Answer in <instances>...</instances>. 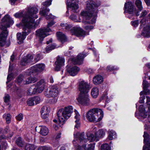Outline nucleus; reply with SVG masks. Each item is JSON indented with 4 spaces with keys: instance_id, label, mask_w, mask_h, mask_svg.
I'll list each match as a JSON object with an SVG mask.
<instances>
[{
    "instance_id": "27",
    "label": "nucleus",
    "mask_w": 150,
    "mask_h": 150,
    "mask_svg": "<svg viewBox=\"0 0 150 150\" xmlns=\"http://www.w3.org/2000/svg\"><path fill=\"white\" fill-rule=\"evenodd\" d=\"M57 35L58 39L61 42H64L66 40V38L65 35L62 32H57Z\"/></svg>"
},
{
    "instance_id": "38",
    "label": "nucleus",
    "mask_w": 150,
    "mask_h": 150,
    "mask_svg": "<svg viewBox=\"0 0 150 150\" xmlns=\"http://www.w3.org/2000/svg\"><path fill=\"white\" fill-rule=\"evenodd\" d=\"M27 103L29 106H33L35 105V102L33 97L30 98L27 100Z\"/></svg>"
},
{
    "instance_id": "20",
    "label": "nucleus",
    "mask_w": 150,
    "mask_h": 150,
    "mask_svg": "<svg viewBox=\"0 0 150 150\" xmlns=\"http://www.w3.org/2000/svg\"><path fill=\"white\" fill-rule=\"evenodd\" d=\"M142 35L144 37H150V25H146L143 28Z\"/></svg>"
},
{
    "instance_id": "19",
    "label": "nucleus",
    "mask_w": 150,
    "mask_h": 150,
    "mask_svg": "<svg viewBox=\"0 0 150 150\" xmlns=\"http://www.w3.org/2000/svg\"><path fill=\"white\" fill-rule=\"evenodd\" d=\"M86 55L83 54H79L75 59H73V61L74 63L75 64H81L82 62L84 57Z\"/></svg>"
},
{
    "instance_id": "54",
    "label": "nucleus",
    "mask_w": 150,
    "mask_h": 150,
    "mask_svg": "<svg viewBox=\"0 0 150 150\" xmlns=\"http://www.w3.org/2000/svg\"><path fill=\"white\" fill-rule=\"evenodd\" d=\"M70 18L74 21L76 22L77 21V20H76V17L75 15H71L70 16Z\"/></svg>"
},
{
    "instance_id": "6",
    "label": "nucleus",
    "mask_w": 150,
    "mask_h": 150,
    "mask_svg": "<svg viewBox=\"0 0 150 150\" xmlns=\"http://www.w3.org/2000/svg\"><path fill=\"white\" fill-rule=\"evenodd\" d=\"M45 65L42 63L39 64L31 67L27 71L28 75H35L38 73L42 72L45 68Z\"/></svg>"
},
{
    "instance_id": "63",
    "label": "nucleus",
    "mask_w": 150,
    "mask_h": 150,
    "mask_svg": "<svg viewBox=\"0 0 150 150\" xmlns=\"http://www.w3.org/2000/svg\"><path fill=\"white\" fill-rule=\"evenodd\" d=\"M144 1L148 6L150 5V0H144Z\"/></svg>"
},
{
    "instance_id": "36",
    "label": "nucleus",
    "mask_w": 150,
    "mask_h": 150,
    "mask_svg": "<svg viewBox=\"0 0 150 150\" xmlns=\"http://www.w3.org/2000/svg\"><path fill=\"white\" fill-rule=\"evenodd\" d=\"M4 102L6 105H8L10 103V96L8 94H6L5 95L4 98Z\"/></svg>"
},
{
    "instance_id": "28",
    "label": "nucleus",
    "mask_w": 150,
    "mask_h": 150,
    "mask_svg": "<svg viewBox=\"0 0 150 150\" xmlns=\"http://www.w3.org/2000/svg\"><path fill=\"white\" fill-rule=\"evenodd\" d=\"M37 80V78L35 77H30L28 78L25 81H23V84H28L32 83H34Z\"/></svg>"
},
{
    "instance_id": "15",
    "label": "nucleus",
    "mask_w": 150,
    "mask_h": 150,
    "mask_svg": "<svg viewBox=\"0 0 150 150\" xmlns=\"http://www.w3.org/2000/svg\"><path fill=\"white\" fill-rule=\"evenodd\" d=\"M64 59L63 58L58 57L57 60L55 63L56 65L55 70L56 71L59 70L61 67L64 65Z\"/></svg>"
},
{
    "instance_id": "23",
    "label": "nucleus",
    "mask_w": 150,
    "mask_h": 150,
    "mask_svg": "<svg viewBox=\"0 0 150 150\" xmlns=\"http://www.w3.org/2000/svg\"><path fill=\"white\" fill-rule=\"evenodd\" d=\"M50 11V9L49 8H46L45 7H43L42 8H41L40 11V14L42 16H43L46 17L47 19H49L50 18L47 14H48Z\"/></svg>"
},
{
    "instance_id": "58",
    "label": "nucleus",
    "mask_w": 150,
    "mask_h": 150,
    "mask_svg": "<svg viewBox=\"0 0 150 150\" xmlns=\"http://www.w3.org/2000/svg\"><path fill=\"white\" fill-rule=\"evenodd\" d=\"M148 12L145 10L143 11L141 13L140 17L144 16Z\"/></svg>"
},
{
    "instance_id": "18",
    "label": "nucleus",
    "mask_w": 150,
    "mask_h": 150,
    "mask_svg": "<svg viewBox=\"0 0 150 150\" xmlns=\"http://www.w3.org/2000/svg\"><path fill=\"white\" fill-rule=\"evenodd\" d=\"M40 112L42 117L43 119H46L49 115L50 110L47 107L43 106L41 108Z\"/></svg>"
},
{
    "instance_id": "56",
    "label": "nucleus",
    "mask_w": 150,
    "mask_h": 150,
    "mask_svg": "<svg viewBox=\"0 0 150 150\" xmlns=\"http://www.w3.org/2000/svg\"><path fill=\"white\" fill-rule=\"evenodd\" d=\"M13 78V75L12 74H8L7 77L8 82H9L11 81Z\"/></svg>"
},
{
    "instance_id": "8",
    "label": "nucleus",
    "mask_w": 150,
    "mask_h": 150,
    "mask_svg": "<svg viewBox=\"0 0 150 150\" xmlns=\"http://www.w3.org/2000/svg\"><path fill=\"white\" fill-rule=\"evenodd\" d=\"M50 31H51V30L48 28H40L36 31V34L40 40L41 41L45 37L49 35L48 33Z\"/></svg>"
},
{
    "instance_id": "16",
    "label": "nucleus",
    "mask_w": 150,
    "mask_h": 150,
    "mask_svg": "<svg viewBox=\"0 0 150 150\" xmlns=\"http://www.w3.org/2000/svg\"><path fill=\"white\" fill-rule=\"evenodd\" d=\"M74 137L76 138H78L81 142L86 143L87 139H86V135H85L84 132H77L76 134H74Z\"/></svg>"
},
{
    "instance_id": "64",
    "label": "nucleus",
    "mask_w": 150,
    "mask_h": 150,
    "mask_svg": "<svg viewBox=\"0 0 150 150\" xmlns=\"http://www.w3.org/2000/svg\"><path fill=\"white\" fill-rule=\"evenodd\" d=\"M67 24L65 23H61L60 24L61 26L64 29H65L66 25H67Z\"/></svg>"
},
{
    "instance_id": "2",
    "label": "nucleus",
    "mask_w": 150,
    "mask_h": 150,
    "mask_svg": "<svg viewBox=\"0 0 150 150\" xmlns=\"http://www.w3.org/2000/svg\"><path fill=\"white\" fill-rule=\"evenodd\" d=\"M13 23V21L8 15H6L2 19V23L0 25V28L3 31L0 34V46H6L8 47L10 43L6 42V38L8 35V32L6 30L7 28Z\"/></svg>"
},
{
    "instance_id": "13",
    "label": "nucleus",
    "mask_w": 150,
    "mask_h": 150,
    "mask_svg": "<svg viewBox=\"0 0 150 150\" xmlns=\"http://www.w3.org/2000/svg\"><path fill=\"white\" fill-rule=\"evenodd\" d=\"M35 130L43 136H46L48 133L47 128L44 126H39L38 127H36Z\"/></svg>"
},
{
    "instance_id": "50",
    "label": "nucleus",
    "mask_w": 150,
    "mask_h": 150,
    "mask_svg": "<svg viewBox=\"0 0 150 150\" xmlns=\"http://www.w3.org/2000/svg\"><path fill=\"white\" fill-rule=\"evenodd\" d=\"M16 117L17 120L18 121H21L23 118V115L22 114L20 113L18 115L16 116Z\"/></svg>"
},
{
    "instance_id": "10",
    "label": "nucleus",
    "mask_w": 150,
    "mask_h": 150,
    "mask_svg": "<svg viewBox=\"0 0 150 150\" xmlns=\"http://www.w3.org/2000/svg\"><path fill=\"white\" fill-rule=\"evenodd\" d=\"M59 93L58 88L55 85L52 86L49 90H46L45 92V95L47 97H56Z\"/></svg>"
},
{
    "instance_id": "49",
    "label": "nucleus",
    "mask_w": 150,
    "mask_h": 150,
    "mask_svg": "<svg viewBox=\"0 0 150 150\" xmlns=\"http://www.w3.org/2000/svg\"><path fill=\"white\" fill-rule=\"evenodd\" d=\"M140 115L143 118H144L146 117L147 116V112H145V111L144 112H141L140 113Z\"/></svg>"
},
{
    "instance_id": "1",
    "label": "nucleus",
    "mask_w": 150,
    "mask_h": 150,
    "mask_svg": "<svg viewBox=\"0 0 150 150\" xmlns=\"http://www.w3.org/2000/svg\"><path fill=\"white\" fill-rule=\"evenodd\" d=\"M38 11V9L35 7H29L27 12L23 17L21 22L20 24L16 25L18 27L21 26L23 30L22 33H17L18 43L21 44L23 43L26 36L30 33L33 26L36 27L39 24V21L38 23H34L35 19L38 18L36 14Z\"/></svg>"
},
{
    "instance_id": "14",
    "label": "nucleus",
    "mask_w": 150,
    "mask_h": 150,
    "mask_svg": "<svg viewBox=\"0 0 150 150\" xmlns=\"http://www.w3.org/2000/svg\"><path fill=\"white\" fill-rule=\"evenodd\" d=\"M33 59V57L30 54H28L26 57L22 58L21 60V64L22 66H25L28 63L32 62Z\"/></svg>"
},
{
    "instance_id": "3",
    "label": "nucleus",
    "mask_w": 150,
    "mask_h": 150,
    "mask_svg": "<svg viewBox=\"0 0 150 150\" xmlns=\"http://www.w3.org/2000/svg\"><path fill=\"white\" fill-rule=\"evenodd\" d=\"M103 116V112L100 109L98 108L90 110L86 114L87 119L91 122H99L102 119Z\"/></svg>"
},
{
    "instance_id": "42",
    "label": "nucleus",
    "mask_w": 150,
    "mask_h": 150,
    "mask_svg": "<svg viewBox=\"0 0 150 150\" xmlns=\"http://www.w3.org/2000/svg\"><path fill=\"white\" fill-rule=\"evenodd\" d=\"M101 150H110V147L108 144H103L101 146Z\"/></svg>"
},
{
    "instance_id": "57",
    "label": "nucleus",
    "mask_w": 150,
    "mask_h": 150,
    "mask_svg": "<svg viewBox=\"0 0 150 150\" xmlns=\"http://www.w3.org/2000/svg\"><path fill=\"white\" fill-rule=\"evenodd\" d=\"M148 83L147 81H146L145 80H144L143 82V88H147L148 86Z\"/></svg>"
},
{
    "instance_id": "41",
    "label": "nucleus",
    "mask_w": 150,
    "mask_h": 150,
    "mask_svg": "<svg viewBox=\"0 0 150 150\" xmlns=\"http://www.w3.org/2000/svg\"><path fill=\"white\" fill-rule=\"evenodd\" d=\"M8 132H9V134H10V137H11L13 135V133L12 132H10L9 127H6L4 130H3V133L6 134Z\"/></svg>"
},
{
    "instance_id": "37",
    "label": "nucleus",
    "mask_w": 150,
    "mask_h": 150,
    "mask_svg": "<svg viewBox=\"0 0 150 150\" xmlns=\"http://www.w3.org/2000/svg\"><path fill=\"white\" fill-rule=\"evenodd\" d=\"M36 93H37L36 91L35 90V87L34 88L31 87L28 90V94L29 95H31L34 94Z\"/></svg>"
},
{
    "instance_id": "22",
    "label": "nucleus",
    "mask_w": 150,
    "mask_h": 150,
    "mask_svg": "<svg viewBox=\"0 0 150 150\" xmlns=\"http://www.w3.org/2000/svg\"><path fill=\"white\" fill-rule=\"evenodd\" d=\"M103 81V77L100 75H97L94 76L93 79V83L96 85H98L101 83Z\"/></svg>"
},
{
    "instance_id": "53",
    "label": "nucleus",
    "mask_w": 150,
    "mask_h": 150,
    "mask_svg": "<svg viewBox=\"0 0 150 150\" xmlns=\"http://www.w3.org/2000/svg\"><path fill=\"white\" fill-rule=\"evenodd\" d=\"M139 110L140 112H144L145 110V109L143 105H141L139 108Z\"/></svg>"
},
{
    "instance_id": "35",
    "label": "nucleus",
    "mask_w": 150,
    "mask_h": 150,
    "mask_svg": "<svg viewBox=\"0 0 150 150\" xmlns=\"http://www.w3.org/2000/svg\"><path fill=\"white\" fill-rule=\"evenodd\" d=\"M3 117L4 118H5L6 122L8 124L10 122L11 116L10 114H4L3 115Z\"/></svg>"
},
{
    "instance_id": "7",
    "label": "nucleus",
    "mask_w": 150,
    "mask_h": 150,
    "mask_svg": "<svg viewBox=\"0 0 150 150\" xmlns=\"http://www.w3.org/2000/svg\"><path fill=\"white\" fill-rule=\"evenodd\" d=\"M78 102L83 105H88L90 104V100L88 93H80L77 98Z\"/></svg>"
},
{
    "instance_id": "29",
    "label": "nucleus",
    "mask_w": 150,
    "mask_h": 150,
    "mask_svg": "<svg viewBox=\"0 0 150 150\" xmlns=\"http://www.w3.org/2000/svg\"><path fill=\"white\" fill-rule=\"evenodd\" d=\"M98 89L97 87L93 88L91 90V94L93 98H96L98 95Z\"/></svg>"
},
{
    "instance_id": "61",
    "label": "nucleus",
    "mask_w": 150,
    "mask_h": 150,
    "mask_svg": "<svg viewBox=\"0 0 150 150\" xmlns=\"http://www.w3.org/2000/svg\"><path fill=\"white\" fill-rule=\"evenodd\" d=\"M85 28L86 30H91L93 28V27L92 26L88 25L86 26Z\"/></svg>"
},
{
    "instance_id": "25",
    "label": "nucleus",
    "mask_w": 150,
    "mask_h": 150,
    "mask_svg": "<svg viewBox=\"0 0 150 150\" xmlns=\"http://www.w3.org/2000/svg\"><path fill=\"white\" fill-rule=\"evenodd\" d=\"M78 2H75L72 3L69 5L68 7H70L71 8L72 11L74 12H77V10L79 8L78 5Z\"/></svg>"
},
{
    "instance_id": "32",
    "label": "nucleus",
    "mask_w": 150,
    "mask_h": 150,
    "mask_svg": "<svg viewBox=\"0 0 150 150\" xmlns=\"http://www.w3.org/2000/svg\"><path fill=\"white\" fill-rule=\"evenodd\" d=\"M135 4L139 11L142 10L143 7L142 5V2L140 0H136L135 1Z\"/></svg>"
},
{
    "instance_id": "44",
    "label": "nucleus",
    "mask_w": 150,
    "mask_h": 150,
    "mask_svg": "<svg viewBox=\"0 0 150 150\" xmlns=\"http://www.w3.org/2000/svg\"><path fill=\"white\" fill-rule=\"evenodd\" d=\"M143 150H150V141L148 142L147 144H145L143 147Z\"/></svg>"
},
{
    "instance_id": "30",
    "label": "nucleus",
    "mask_w": 150,
    "mask_h": 150,
    "mask_svg": "<svg viewBox=\"0 0 150 150\" xmlns=\"http://www.w3.org/2000/svg\"><path fill=\"white\" fill-rule=\"evenodd\" d=\"M74 112L76 114L75 118L76 119V120L75 121L76 125L75 126V127L78 128L79 126V121L80 119V116L77 111L76 110H74Z\"/></svg>"
},
{
    "instance_id": "55",
    "label": "nucleus",
    "mask_w": 150,
    "mask_h": 150,
    "mask_svg": "<svg viewBox=\"0 0 150 150\" xmlns=\"http://www.w3.org/2000/svg\"><path fill=\"white\" fill-rule=\"evenodd\" d=\"M131 24L134 27H137L138 25V21H132Z\"/></svg>"
},
{
    "instance_id": "43",
    "label": "nucleus",
    "mask_w": 150,
    "mask_h": 150,
    "mask_svg": "<svg viewBox=\"0 0 150 150\" xmlns=\"http://www.w3.org/2000/svg\"><path fill=\"white\" fill-rule=\"evenodd\" d=\"M118 68L115 67V66H108L106 68V69L108 71H111L113 70H117Z\"/></svg>"
},
{
    "instance_id": "40",
    "label": "nucleus",
    "mask_w": 150,
    "mask_h": 150,
    "mask_svg": "<svg viewBox=\"0 0 150 150\" xmlns=\"http://www.w3.org/2000/svg\"><path fill=\"white\" fill-rule=\"evenodd\" d=\"M56 47V46L54 44L49 45L46 47L45 49L46 51L47 52H48L50 51L55 49Z\"/></svg>"
},
{
    "instance_id": "12",
    "label": "nucleus",
    "mask_w": 150,
    "mask_h": 150,
    "mask_svg": "<svg viewBox=\"0 0 150 150\" xmlns=\"http://www.w3.org/2000/svg\"><path fill=\"white\" fill-rule=\"evenodd\" d=\"M46 82L44 79H41L35 85V90L37 93H41L44 89Z\"/></svg>"
},
{
    "instance_id": "26",
    "label": "nucleus",
    "mask_w": 150,
    "mask_h": 150,
    "mask_svg": "<svg viewBox=\"0 0 150 150\" xmlns=\"http://www.w3.org/2000/svg\"><path fill=\"white\" fill-rule=\"evenodd\" d=\"M86 137H87L86 139H87V141L88 140L90 142L93 141H97L95 135L94 136L93 134L91 133H87L86 134Z\"/></svg>"
},
{
    "instance_id": "51",
    "label": "nucleus",
    "mask_w": 150,
    "mask_h": 150,
    "mask_svg": "<svg viewBox=\"0 0 150 150\" xmlns=\"http://www.w3.org/2000/svg\"><path fill=\"white\" fill-rule=\"evenodd\" d=\"M143 137H144V142L145 143L146 140L149 137V135L146 132H144Z\"/></svg>"
},
{
    "instance_id": "11",
    "label": "nucleus",
    "mask_w": 150,
    "mask_h": 150,
    "mask_svg": "<svg viewBox=\"0 0 150 150\" xmlns=\"http://www.w3.org/2000/svg\"><path fill=\"white\" fill-rule=\"evenodd\" d=\"M79 89L80 93H88L90 90L89 85L86 82L81 81L79 83Z\"/></svg>"
},
{
    "instance_id": "47",
    "label": "nucleus",
    "mask_w": 150,
    "mask_h": 150,
    "mask_svg": "<svg viewBox=\"0 0 150 150\" xmlns=\"http://www.w3.org/2000/svg\"><path fill=\"white\" fill-rule=\"evenodd\" d=\"M52 147L48 146H43L40 147L38 150H52Z\"/></svg>"
},
{
    "instance_id": "9",
    "label": "nucleus",
    "mask_w": 150,
    "mask_h": 150,
    "mask_svg": "<svg viewBox=\"0 0 150 150\" xmlns=\"http://www.w3.org/2000/svg\"><path fill=\"white\" fill-rule=\"evenodd\" d=\"M125 12H127L128 13L132 15H136L137 16L139 15L138 12H137L135 8H134V6L132 3L130 2L126 3L125 5Z\"/></svg>"
},
{
    "instance_id": "21",
    "label": "nucleus",
    "mask_w": 150,
    "mask_h": 150,
    "mask_svg": "<svg viewBox=\"0 0 150 150\" xmlns=\"http://www.w3.org/2000/svg\"><path fill=\"white\" fill-rule=\"evenodd\" d=\"M94 148V145L91 144H88L87 147L86 145H83L82 147L78 146L76 148V150H93Z\"/></svg>"
},
{
    "instance_id": "31",
    "label": "nucleus",
    "mask_w": 150,
    "mask_h": 150,
    "mask_svg": "<svg viewBox=\"0 0 150 150\" xmlns=\"http://www.w3.org/2000/svg\"><path fill=\"white\" fill-rule=\"evenodd\" d=\"M116 137V134L115 132L112 130L109 131L108 138L110 140H112Z\"/></svg>"
},
{
    "instance_id": "59",
    "label": "nucleus",
    "mask_w": 150,
    "mask_h": 150,
    "mask_svg": "<svg viewBox=\"0 0 150 150\" xmlns=\"http://www.w3.org/2000/svg\"><path fill=\"white\" fill-rule=\"evenodd\" d=\"M145 99V97L144 96H142L140 98V99L139 100V102L141 103H144V100Z\"/></svg>"
},
{
    "instance_id": "48",
    "label": "nucleus",
    "mask_w": 150,
    "mask_h": 150,
    "mask_svg": "<svg viewBox=\"0 0 150 150\" xmlns=\"http://www.w3.org/2000/svg\"><path fill=\"white\" fill-rule=\"evenodd\" d=\"M34 102L36 104L39 103L41 101L40 98L39 97H34Z\"/></svg>"
},
{
    "instance_id": "4",
    "label": "nucleus",
    "mask_w": 150,
    "mask_h": 150,
    "mask_svg": "<svg viewBox=\"0 0 150 150\" xmlns=\"http://www.w3.org/2000/svg\"><path fill=\"white\" fill-rule=\"evenodd\" d=\"M73 111V108L71 106L65 107L58 111L57 115L60 123L59 126L64 124V119L67 120L70 117Z\"/></svg>"
},
{
    "instance_id": "5",
    "label": "nucleus",
    "mask_w": 150,
    "mask_h": 150,
    "mask_svg": "<svg viewBox=\"0 0 150 150\" xmlns=\"http://www.w3.org/2000/svg\"><path fill=\"white\" fill-rule=\"evenodd\" d=\"M65 29L66 30H70L71 35L78 37H84L85 35V32L80 28L72 27L71 25L67 24Z\"/></svg>"
},
{
    "instance_id": "39",
    "label": "nucleus",
    "mask_w": 150,
    "mask_h": 150,
    "mask_svg": "<svg viewBox=\"0 0 150 150\" xmlns=\"http://www.w3.org/2000/svg\"><path fill=\"white\" fill-rule=\"evenodd\" d=\"M16 143L19 147H22L23 146V143L21 137H18L16 141Z\"/></svg>"
},
{
    "instance_id": "52",
    "label": "nucleus",
    "mask_w": 150,
    "mask_h": 150,
    "mask_svg": "<svg viewBox=\"0 0 150 150\" xmlns=\"http://www.w3.org/2000/svg\"><path fill=\"white\" fill-rule=\"evenodd\" d=\"M144 94L146 95H149L150 94V90L148 89L147 88H144Z\"/></svg>"
},
{
    "instance_id": "24",
    "label": "nucleus",
    "mask_w": 150,
    "mask_h": 150,
    "mask_svg": "<svg viewBox=\"0 0 150 150\" xmlns=\"http://www.w3.org/2000/svg\"><path fill=\"white\" fill-rule=\"evenodd\" d=\"M95 135L98 141L99 139L103 137L104 136L105 132L103 129H100L95 133Z\"/></svg>"
},
{
    "instance_id": "62",
    "label": "nucleus",
    "mask_w": 150,
    "mask_h": 150,
    "mask_svg": "<svg viewBox=\"0 0 150 150\" xmlns=\"http://www.w3.org/2000/svg\"><path fill=\"white\" fill-rule=\"evenodd\" d=\"M61 133H59L57 134L56 136L55 139L57 140L59 139L61 137Z\"/></svg>"
},
{
    "instance_id": "17",
    "label": "nucleus",
    "mask_w": 150,
    "mask_h": 150,
    "mask_svg": "<svg viewBox=\"0 0 150 150\" xmlns=\"http://www.w3.org/2000/svg\"><path fill=\"white\" fill-rule=\"evenodd\" d=\"M67 71L72 76H74L79 71V69L76 66L70 67L67 69Z\"/></svg>"
},
{
    "instance_id": "60",
    "label": "nucleus",
    "mask_w": 150,
    "mask_h": 150,
    "mask_svg": "<svg viewBox=\"0 0 150 150\" xmlns=\"http://www.w3.org/2000/svg\"><path fill=\"white\" fill-rule=\"evenodd\" d=\"M54 24V23L52 21L48 23L47 25V27L46 28H49V27L52 26Z\"/></svg>"
},
{
    "instance_id": "45",
    "label": "nucleus",
    "mask_w": 150,
    "mask_h": 150,
    "mask_svg": "<svg viewBox=\"0 0 150 150\" xmlns=\"http://www.w3.org/2000/svg\"><path fill=\"white\" fill-rule=\"evenodd\" d=\"M52 1L51 0H47L44 2L42 3V5L45 7L46 8L47 7L50 5L51 4Z\"/></svg>"
},
{
    "instance_id": "33",
    "label": "nucleus",
    "mask_w": 150,
    "mask_h": 150,
    "mask_svg": "<svg viewBox=\"0 0 150 150\" xmlns=\"http://www.w3.org/2000/svg\"><path fill=\"white\" fill-rule=\"evenodd\" d=\"M35 148V146L31 144H27L25 146V150H34Z\"/></svg>"
},
{
    "instance_id": "34",
    "label": "nucleus",
    "mask_w": 150,
    "mask_h": 150,
    "mask_svg": "<svg viewBox=\"0 0 150 150\" xmlns=\"http://www.w3.org/2000/svg\"><path fill=\"white\" fill-rule=\"evenodd\" d=\"M23 78L24 76L23 75H19L16 79V82L19 85L21 83H22V84H23V82L24 81H23Z\"/></svg>"
},
{
    "instance_id": "46",
    "label": "nucleus",
    "mask_w": 150,
    "mask_h": 150,
    "mask_svg": "<svg viewBox=\"0 0 150 150\" xmlns=\"http://www.w3.org/2000/svg\"><path fill=\"white\" fill-rule=\"evenodd\" d=\"M146 103L147 104L148 111L150 112V97L149 96H146Z\"/></svg>"
}]
</instances>
